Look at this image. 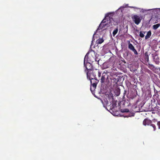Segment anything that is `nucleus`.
<instances>
[{"mask_svg": "<svg viewBox=\"0 0 160 160\" xmlns=\"http://www.w3.org/2000/svg\"><path fill=\"white\" fill-rule=\"evenodd\" d=\"M112 14V13L110 12L106 14L105 18L102 20L96 31V33L97 34L98 33H101L102 32L107 28L111 27L112 26L113 20L111 17Z\"/></svg>", "mask_w": 160, "mask_h": 160, "instance_id": "nucleus-1", "label": "nucleus"}, {"mask_svg": "<svg viewBox=\"0 0 160 160\" xmlns=\"http://www.w3.org/2000/svg\"><path fill=\"white\" fill-rule=\"evenodd\" d=\"M87 58L88 61L90 62H93L94 61L98 62L99 59L98 58L99 55L93 50H91L88 52Z\"/></svg>", "mask_w": 160, "mask_h": 160, "instance_id": "nucleus-2", "label": "nucleus"}, {"mask_svg": "<svg viewBox=\"0 0 160 160\" xmlns=\"http://www.w3.org/2000/svg\"><path fill=\"white\" fill-rule=\"evenodd\" d=\"M87 54H86L84 58V66H85L87 72L88 71L89 72H92V66L90 62H88L87 58Z\"/></svg>", "mask_w": 160, "mask_h": 160, "instance_id": "nucleus-3", "label": "nucleus"}, {"mask_svg": "<svg viewBox=\"0 0 160 160\" xmlns=\"http://www.w3.org/2000/svg\"><path fill=\"white\" fill-rule=\"evenodd\" d=\"M87 77L90 80V82L92 84V80L96 79L95 75L94 73H92V72H89L88 71L87 72Z\"/></svg>", "mask_w": 160, "mask_h": 160, "instance_id": "nucleus-4", "label": "nucleus"}, {"mask_svg": "<svg viewBox=\"0 0 160 160\" xmlns=\"http://www.w3.org/2000/svg\"><path fill=\"white\" fill-rule=\"evenodd\" d=\"M130 8H133L135 11L137 12H139L142 13L147 12L149 11L150 9H145L143 8H139L135 7H129Z\"/></svg>", "mask_w": 160, "mask_h": 160, "instance_id": "nucleus-5", "label": "nucleus"}, {"mask_svg": "<svg viewBox=\"0 0 160 160\" xmlns=\"http://www.w3.org/2000/svg\"><path fill=\"white\" fill-rule=\"evenodd\" d=\"M151 121L148 119H145L143 121V124L144 126L150 125L153 128L154 131L155 130V126L153 124H151Z\"/></svg>", "mask_w": 160, "mask_h": 160, "instance_id": "nucleus-6", "label": "nucleus"}, {"mask_svg": "<svg viewBox=\"0 0 160 160\" xmlns=\"http://www.w3.org/2000/svg\"><path fill=\"white\" fill-rule=\"evenodd\" d=\"M133 21L137 25L142 20V18L139 16L134 15L133 18Z\"/></svg>", "mask_w": 160, "mask_h": 160, "instance_id": "nucleus-7", "label": "nucleus"}, {"mask_svg": "<svg viewBox=\"0 0 160 160\" xmlns=\"http://www.w3.org/2000/svg\"><path fill=\"white\" fill-rule=\"evenodd\" d=\"M128 48L132 51L135 54L137 55L138 54V52L135 49L133 45L130 43H129L128 44Z\"/></svg>", "mask_w": 160, "mask_h": 160, "instance_id": "nucleus-8", "label": "nucleus"}, {"mask_svg": "<svg viewBox=\"0 0 160 160\" xmlns=\"http://www.w3.org/2000/svg\"><path fill=\"white\" fill-rule=\"evenodd\" d=\"M97 86V83L95 82H94L92 84V85L91 87L90 90L93 94L94 93V90Z\"/></svg>", "mask_w": 160, "mask_h": 160, "instance_id": "nucleus-9", "label": "nucleus"}, {"mask_svg": "<svg viewBox=\"0 0 160 160\" xmlns=\"http://www.w3.org/2000/svg\"><path fill=\"white\" fill-rule=\"evenodd\" d=\"M150 10L149 11H152V12H153L154 14H159L160 13V8H153L149 9Z\"/></svg>", "mask_w": 160, "mask_h": 160, "instance_id": "nucleus-10", "label": "nucleus"}, {"mask_svg": "<svg viewBox=\"0 0 160 160\" xmlns=\"http://www.w3.org/2000/svg\"><path fill=\"white\" fill-rule=\"evenodd\" d=\"M128 4H125V5H123L122 6H121L117 10V11H119V10H121V12H122L123 10V9L126 7H127V6H128Z\"/></svg>", "mask_w": 160, "mask_h": 160, "instance_id": "nucleus-11", "label": "nucleus"}, {"mask_svg": "<svg viewBox=\"0 0 160 160\" xmlns=\"http://www.w3.org/2000/svg\"><path fill=\"white\" fill-rule=\"evenodd\" d=\"M104 41V40L103 38H99L96 41L97 44H101Z\"/></svg>", "mask_w": 160, "mask_h": 160, "instance_id": "nucleus-12", "label": "nucleus"}, {"mask_svg": "<svg viewBox=\"0 0 160 160\" xmlns=\"http://www.w3.org/2000/svg\"><path fill=\"white\" fill-rule=\"evenodd\" d=\"M151 35V31H148L146 35L145 36V38L146 39H147L149 38Z\"/></svg>", "mask_w": 160, "mask_h": 160, "instance_id": "nucleus-13", "label": "nucleus"}, {"mask_svg": "<svg viewBox=\"0 0 160 160\" xmlns=\"http://www.w3.org/2000/svg\"><path fill=\"white\" fill-rule=\"evenodd\" d=\"M134 113L133 112H130L128 115H127L124 116V117H128L134 116Z\"/></svg>", "mask_w": 160, "mask_h": 160, "instance_id": "nucleus-14", "label": "nucleus"}, {"mask_svg": "<svg viewBox=\"0 0 160 160\" xmlns=\"http://www.w3.org/2000/svg\"><path fill=\"white\" fill-rule=\"evenodd\" d=\"M160 26V24L158 23L153 26V28L154 30L157 29Z\"/></svg>", "mask_w": 160, "mask_h": 160, "instance_id": "nucleus-15", "label": "nucleus"}, {"mask_svg": "<svg viewBox=\"0 0 160 160\" xmlns=\"http://www.w3.org/2000/svg\"><path fill=\"white\" fill-rule=\"evenodd\" d=\"M118 28H117L115 29L113 32H112V34H113V36L114 37L116 35V34L118 32Z\"/></svg>", "mask_w": 160, "mask_h": 160, "instance_id": "nucleus-16", "label": "nucleus"}, {"mask_svg": "<svg viewBox=\"0 0 160 160\" xmlns=\"http://www.w3.org/2000/svg\"><path fill=\"white\" fill-rule=\"evenodd\" d=\"M145 32H140L139 36L141 38H143L144 36V34L145 33Z\"/></svg>", "mask_w": 160, "mask_h": 160, "instance_id": "nucleus-17", "label": "nucleus"}, {"mask_svg": "<svg viewBox=\"0 0 160 160\" xmlns=\"http://www.w3.org/2000/svg\"><path fill=\"white\" fill-rule=\"evenodd\" d=\"M97 34V35H100L101 34V33H98V34L96 33V32L94 33V34H93V39H92V42L93 41V40H95V39H94V38L95 37V36L96 35V34Z\"/></svg>", "mask_w": 160, "mask_h": 160, "instance_id": "nucleus-18", "label": "nucleus"}, {"mask_svg": "<svg viewBox=\"0 0 160 160\" xmlns=\"http://www.w3.org/2000/svg\"><path fill=\"white\" fill-rule=\"evenodd\" d=\"M128 110L127 109H124L122 111V112H128Z\"/></svg>", "mask_w": 160, "mask_h": 160, "instance_id": "nucleus-19", "label": "nucleus"}, {"mask_svg": "<svg viewBox=\"0 0 160 160\" xmlns=\"http://www.w3.org/2000/svg\"><path fill=\"white\" fill-rule=\"evenodd\" d=\"M105 79V78L104 77V76H102L101 79L102 82H103Z\"/></svg>", "mask_w": 160, "mask_h": 160, "instance_id": "nucleus-20", "label": "nucleus"}, {"mask_svg": "<svg viewBox=\"0 0 160 160\" xmlns=\"http://www.w3.org/2000/svg\"><path fill=\"white\" fill-rule=\"evenodd\" d=\"M157 123V125L158 126V128L160 129V122H158Z\"/></svg>", "mask_w": 160, "mask_h": 160, "instance_id": "nucleus-21", "label": "nucleus"}, {"mask_svg": "<svg viewBox=\"0 0 160 160\" xmlns=\"http://www.w3.org/2000/svg\"><path fill=\"white\" fill-rule=\"evenodd\" d=\"M119 94H120V92H119V91H118V94H117V96H118V95H119Z\"/></svg>", "mask_w": 160, "mask_h": 160, "instance_id": "nucleus-22", "label": "nucleus"}, {"mask_svg": "<svg viewBox=\"0 0 160 160\" xmlns=\"http://www.w3.org/2000/svg\"><path fill=\"white\" fill-rule=\"evenodd\" d=\"M100 75H101V73H99V72H98V76L99 77H100Z\"/></svg>", "mask_w": 160, "mask_h": 160, "instance_id": "nucleus-23", "label": "nucleus"}, {"mask_svg": "<svg viewBox=\"0 0 160 160\" xmlns=\"http://www.w3.org/2000/svg\"><path fill=\"white\" fill-rule=\"evenodd\" d=\"M152 66V67H153V65H152V66Z\"/></svg>", "mask_w": 160, "mask_h": 160, "instance_id": "nucleus-24", "label": "nucleus"}, {"mask_svg": "<svg viewBox=\"0 0 160 160\" xmlns=\"http://www.w3.org/2000/svg\"><path fill=\"white\" fill-rule=\"evenodd\" d=\"M92 90H93V88H92Z\"/></svg>", "mask_w": 160, "mask_h": 160, "instance_id": "nucleus-25", "label": "nucleus"}, {"mask_svg": "<svg viewBox=\"0 0 160 160\" xmlns=\"http://www.w3.org/2000/svg\"><path fill=\"white\" fill-rule=\"evenodd\" d=\"M159 92H160V91H159Z\"/></svg>", "mask_w": 160, "mask_h": 160, "instance_id": "nucleus-26", "label": "nucleus"}]
</instances>
